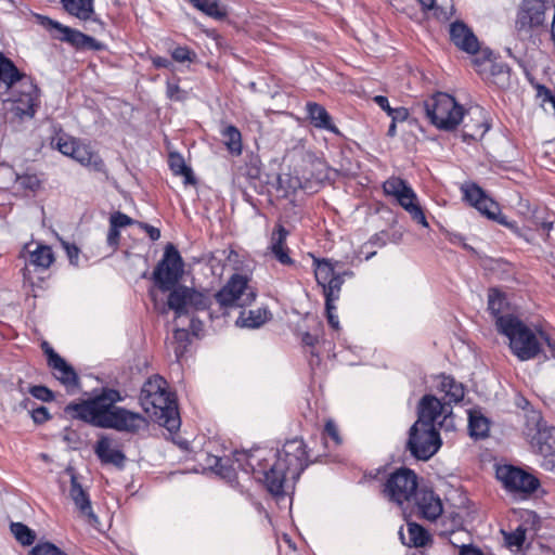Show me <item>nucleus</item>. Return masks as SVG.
Segmentation results:
<instances>
[{
  "label": "nucleus",
  "instance_id": "3c124183",
  "mask_svg": "<svg viewBox=\"0 0 555 555\" xmlns=\"http://www.w3.org/2000/svg\"><path fill=\"white\" fill-rule=\"evenodd\" d=\"M171 55L175 61L182 63L192 61L193 56H195V53L186 47H178L172 51Z\"/></svg>",
  "mask_w": 555,
  "mask_h": 555
},
{
  "label": "nucleus",
  "instance_id": "6ab92c4d",
  "mask_svg": "<svg viewBox=\"0 0 555 555\" xmlns=\"http://www.w3.org/2000/svg\"><path fill=\"white\" fill-rule=\"evenodd\" d=\"M40 24L47 29L53 31V36L57 39L68 41L73 44L80 46L85 44L88 41H91L92 38L83 35L78 30H74L70 27L64 26L61 23L53 21L47 16H38Z\"/></svg>",
  "mask_w": 555,
  "mask_h": 555
},
{
  "label": "nucleus",
  "instance_id": "9d476101",
  "mask_svg": "<svg viewBox=\"0 0 555 555\" xmlns=\"http://www.w3.org/2000/svg\"><path fill=\"white\" fill-rule=\"evenodd\" d=\"M216 299L222 307H243L256 299V292L246 276L234 274L216 294Z\"/></svg>",
  "mask_w": 555,
  "mask_h": 555
},
{
  "label": "nucleus",
  "instance_id": "393cba45",
  "mask_svg": "<svg viewBox=\"0 0 555 555\" xmlns=\"http://www.w3.org/2000/svg\"><path fill=\"white\" fill-rule=\"evenodd\" d=\"M94 451L98 457L106 464L122 466L126 460L120 450L112 447V441L107 437H101L98 440Z\"/></svg>",
  "mask_w": 555,
  "mask_h": 555
},
{
  "label": "nucleus",
  "instance_id": "2eb2a0df",
  "mask_svg": "<svg viewBox=\"0 0 555 555\" xmlns=\"http://www.w3.org/2000/svg\"><path fill=\"white\" fill-rule=\"evenodd\" d=\"M462 121H464L462 130L464 141L481 139L489 128L486 122L485 114L479 107L467 111Z\"/></svg>",
  "mask_w": 555,
  "mask_h": 555
},
{
  "label": "nucleus",
  "instance_id": "5701e85b",
  "mask_svg": "<svg viewBox=\"0 0 555 555\" xmlns=\"http://www.w3.org/2000/svg\"><path fill=\"white\" fill-rule=\"evenodd\" d=\"M415 502L420 513L428 520H436L442 513V503L430 490H423L415 495Z\"/></svg>",
  "mask_w": 555,
  "mask_h": 555
},
{
  "label": "nucleus",
  "instance_id": "603ef678",
  "mask_svg": "<svg viewBox=\"0 0 555 555\" xmlns=\"http://www.w3.org/2000/svg\"><path fill=\"white\" fill-rule=\"evenodd\" d=\"M167 96L173 101H182L185 99V92L180 89L176 82H167Z\"/></svg>",
  "mask_w": 555,
  "mask_h": 555
},
{
  "label": "nucleus",
  "instance_id": "e433bc0d",
  "mask_svg": "<svg viewBox=\"0 0 555 555\" xmlns=\"http://www.w3.org/2000/svg\"><path fill=\"white\" fill-rule=\"evenodd\" d=\"M314 262L317 264L314 271L315 280L321 287L338 275L328 260H314Z\"/></svg>",
  "mask_w": 555,
  "mask_h": 555
},
{
  "label": "nucleus",
  "instance_id": "f704fd0d",
  "mask_svg": "<svg viewBox=\"0 0 555 555\" xmlns=\"http://www.w3.org/2000/svg\"><path fill=\"white\" fill-rule=\"evenodd\" d=\"M411 189L406 181L398 177H390L383 183L385 194L393 197L396 202H399Z\"/></svg>",
  "mask_w": 555,
  "mask_h": 555
},
{
  "label": "nucleus",
  "instance_id": "39448f33",
  "mask_svg": "<svg viewBox=\"0 0 555 555\" xmlns=\"http://www.w3.org/2000/svg\"><path fill=\"white\" fill-rule=\"evenodd\" d=\"M426 117L441 130H453L464 118V109L455 99L438 92L423 104Z\"/></svg>",
  "mask_w": 555,
  "mask_h": 555
},
{
  "label": "nucleus",
  "instance_id": "79ce46f5",
  "mask_svg": "<svg viewBox=\"0 0 555 555\" xmlns=\"http://www.w3.org/2000/svg\"><path fill=\"white\" fill-rule=\"evenodd\" d=\"M504 296L496 289H491L488 296V309L498 319L500 313L503 312L505 306Z\"/></svg>",
  "mask_w": 555,
  "mask_h": 555
},
{
  "label": "nucleus",
  "instance_id": "49530a36",
  "mask_svg": "<svg viewBox=\"0 0 555 555\" xmlns=\"http://www.w3.org/2000/svg\"><path fill=\"white\" fill-rule=\"evenodd\" d=\"M30 555H66L54 544L46 542L37 544L30 552Z\"/></svg>",
  "mask_w": 555,
  "mask_h": 555
},
{
  "label": "nucleus",
  "instance_id": "aec40b11",
  "mask_svg": "<svg viewBox=\"0 0 555 555\" xmlns=\"http://www.w3.org/2000/svg\"><path fill=\"white\" fill-rule=\"evenodd\" d=\"M344 284V279L340 274L336 275L330 282H327L324 286H322L323 295L325 297V311L330 325L334 330L339 328V321L337 315L334 313L336 307L334 302L338 300L340 295L341 285Z\"/></svg>",
  "mask_w": 555,
  "mask_h": 555
},
{
  "label": "nucleus",
  "instance_id": "6e6552de",
  "mask_svg": "<svg viewBox=\"0 0 555 555\" xmlns=\"http://www.w3.org/2000/svg\"><path fill=\"white\" fill-rule=\"evenodd\" d=\"M169 309L176 313V319L189 315L191 311L205 310L209 307V297L186 286H175L170 289L168 300Z\"/></svg>",
  "mask_w": 555,
  "mask_h": 555
},
{
  "label": "nucleus",
  "instance_id": "f3484780",
  "mask_svg": "<svg viewBox=\"0 0 555 555\" xmlns=\"http://www.w3.org/2000/svg\"><path fill=\"white\" fill-rule=\"evenodd\" d=\"M450 38L459 49L469 54H475L479 50L477 37L463 22H454L450 25Z\"/></svg>",
  "mask_w": 555,
  "mask_h": 555
},
{
  "label": "nucleus",
  "instance_id": "dca6fc26",
  "mask_svg": "<svg viewBox=\"0 0 555 555\" xmlns=\"http://www.w3.org/2000/svg\"><path fill=\"white\" fill-rule=\"evenodd\" d=\"M66 473H68L70 476L69 498L74 502L79 514L82 517H86L88 520H95L96 517L92 511L88 492L78 482L77 476L73 468H67Z\"/></svg>",
  "mask_w": 555,
  "mask_h": 555
},
{
  "label": "nucleus",
  "instance_id": "f8f14e48",
  "mask_svg": "<svg viewBox=\"0 0 555 555\" xmlns=\"http://www.w3.org/2000/svg\"><path fill=\"white\" fill-rule=\"evenodd\" d=\"M496 478L511 492L530 494L537 490L540 482L532 474L512 465L496 468Z\"/></svg>",
  "mask_w": 555,
  "mask_h": 555
},
{
  "label": "nucleus",
  "instance_id": "bf43d9fd",
  "mask_svg": "<svg viewBox=\"0 0 555 555\" xmlns=\"http://www.w3.org/2000/svg\"><path fill=\"white\" fill-rule=\"evenodd\" d=\"M325 433L336 442H340V438L338 435V429L336 424L333 421H327L325 424Z\"/></svg>",
  "mask_w": 555,
  "mask_h": 555
},
{
  "label": "nucleus",
  "instance_id": "20e7f679",
  "mask_svg": "<svg viewBox=\"0 0 555 555\" xmlns=\"http://www.w3.org/2000/svg\"><path fill=\"white\" fill-rule=\"evenodd\" d=\"M495 324L499 332L508 338L511 351L520 361L534 359L542 351L535 333L518 318L506 314L498 318Z\"/></svg>",
  "mask_w": 555,
  "mask_h": 555
},
{
  "label": "nucleus",
  "instance_id": "5fc2aeb1",
  "mask_svg": "<svg viewBox=\"0 0 555 555\" xmlns=\"http://www.w3.org/2000/svg\"><path fill=\"white\" fill-rule=\"evenodd\" d=\"M31 417L35 423L42 424L50 418V414H49V411L47 408L39 406V408L33 409Z\"/></svg>",
  "mask_w": 555,
  "mask_h": 555
},
{
  "label": "nucleus",
  "instance_id": "4d7b16f0",
  "mask_svg": "<svg viewBox=\"0 0 555 555\" xmlns=\"http://www.w3.org/2000/svg\"><path fill=\"white\" fill-rule=\"evenodd\" d=\"M462 537H465L467 540H469L468 538V534L467 532L465 531H453L451 532V535H450V543L455 546V547H459L461 550V545L463 543H466Z\"/></svg>",
  "mask_w": 555,
  "mask_h": 555
},
{
  "label": "nucleus",
  "instance_id": "a18cd8bd",
  "mask_svg": "<svg viewBox=\"0 0 555 555\" xmlns=\"http://www.w3.org/2000/svg\"><path fill=\"white\" fill-rule=\"evenodd\" d=\"M526 540V529L519 526L514 531L505 534V542L509 547L520 548Z\"/></svg>",
  "mask_w": 555,
  "mask_h": 555
},
{
  "label": "nucleus",
  "instance_id": "864d4df0",
  "mask_svg": "<svg viewBox=\"0 0 555 555\" xmlns=\"http://www.w3.org/2000/svg\"><path fill=\"white\" fill-rule=\"evenodd\" d=\"M64 249L66 250L69 262L74 266L78 264L79 261V249L77 246L67 242H62Z\"/></svg>",
  "mask_w": 555,
  "mask_h": 555
},
{
  "label": "nucleus",
  "instance_id": "7c9ffc66",
  "mask_svg": "<svg viewBox=\"0 0 555 555\" xmlns=\"http://www.w3.org/2000/svg\"><path fill=\"white\" fill-rule=\"evenodd\" d=\"M439 389L446 393L448 404L457 403L464 398V386L457 383L453 377L441 375Z\"/></svg>",
  "mask_w": 555,
  "mask_h": 555
},
{
  "label": "nucleus",
  "instance_id": "0e129e2a",
  "mask_svg": "<svg viewBox=\"0 0 555 555\" xmlns=\"http://www.w3.org/2000/svg\"><path fill=\"white\" fill-rule=\"evenodd\" d=\"M152 63L156 68H167L171 65V62L163 56L152 57Z\"/></svg>",
  "mask_w": 555,
  "mask_h": 555
},
{
  "label": "nucleus",
  "instance_id": "e2e57ef3",
  "mask_svg": "<svg viewBox=\"0 0 555 555\" xmlns=\"http://www.w3.org/2000/svg\"><path fill=\"white\" fill-rule=\"evenodd\" d=\"M119 229L109 224V230L107 234V242L109 245H116L119 241Z\"/></svg>",
  "mask_w": 555,
  "mask_h": 555
},
{
  "label": "nucleus",
  "instance_id": "0eeeda50",
  "mask_svg": "<svg viewBox=\"0 0 555 555\" xmlns=\"http://www.w3.org/2000/svg\"><path fill=\"white\" fill-rule=\"evenodd\" d=\"M183 274V261L178 249L168 244L163 259L157 263L153 272V279L158 288L168 292L173 288Z\"/></svg>",
  "mask_w": 555,
  "mask_h": 555
},
{
  "label": "nucleus",
  "instance_id": "b1692460",
  "mask_svg": "<svg viewBox=\"0 0 555 555\" xmlns=\"http://www.w3.org/2000/svg\"><path fill=\"white\" fill-rule=\"evenodd\" d=\"M72 158L92 171H105V165L100 155L96 152H94L90 145L81 141H79V143L77 144L75 153L73 154Z\"/></svg>",
  "mask_w": 555,
  "mask_h": 555
},
{
  "label": "nucleus",
  "instance_id": "13d9d810",
  "mask_svg": "<svg viewBox=\"0 0 555 555\" xmlns=\"http://www.w3.org/2000/svg\"><path fill=\"white\" fill-rule=\"evenodd\" d=\"M138 225L147 233L152 241H157L160 237L159 229L144 222H138Z\"/></svg>",
  "mask_w": 555,
  "mask_h": 555
},
{
  "label": "nucleus",
  "instance_id": "473e14b6",
  "mask_svg": "<svg viewBox=\"0 0 555 555\" xmlns=\"http://www.w3.org/2000/svg\"><path fill=\"white\" fill-rule=\"evenodd\" d=\"M53 261L54 255L50 246L39 244L36 249L29 250V262L39 269H48Z\"/></svg>",
  "mask_w": 555,
  "mask_h": 555
},
{
  "label": "nucleus",
  "instance_id": "bb28decb",
  "mask_svg": "<svg viewBox=\"0 0 555 555\" xmlns=\"http://www.w3.org/2000/svg\"><path fill=\"white\" fill-rule=\"evenodd\" d=\"M399 535L402 543L410 547H423L430 541L429 533L415 522H408L406 532L401 529Z\"/></svg>",
  "mask_w": 555,
  "mask_h": 555
},
{
  "label": "nucleus",
  "instance_id": "de8ad7c7",
  "mask_svg": "<svg viewBox=\"0 0 555 555\" xmlns=\"http://www.w3.org/2000/svg\"><path fill=\"white\" fill-rule=\"evenodd\" d=\"M139 221H135L133 220L132 218H130L129 216H127L126 214H122L120 211H116L114 214L111 215V218H109V223L111 225H114L115 228H125L127 225H131V224H138Z\"/></svg>",
  "mask_w": 555,
  "mask_h": 555
},
{
  "label": "nucleus",
  "instance_id": "4be33fe9",
  "mask_svg": "<svg viewBox=\"0 0 555 555\" xmlns=\"http://www.w3.org/2000/svg\"><path fill=\"white\" fill-rule=\"evenodd\" d=\"M483 60L475 59L474 65L478 73L487 74L493 78V82L496 85H504L509 78V68L503 63H494L490 60V52H483Z\"/></svg>",
  "mask_w": 555,
  "mask_h": 555
},
{
  "label": "nucleus",
  "instance_id": "ea45409f",
  "mask_svg": "<svg viewBox=\"0 0 555 555\" xmlns=\"http://www.w3.org/2000/svg\"><path fill=\"white\" fill-rule=\"evenodd\" d=\"M537 98L543 109L555 116V94L548 88L538 85Z\"/></svg>",
  "mask_w": 555,
  "mask_h": 555
},
{
  "label": "nucleus",
  "instance_id": "412c9836",
  "mask_svg": "<svg viewBox=\"0 0 555 555\" xmlns=\"http://www.w3.org/2000/svg\"><path fill=\"white\" fill-rule=\"evenodd\" d=\"M532 450L555 462V428L539 425L537 433L530 439Z\"/></svg>",
  "mask_w": 555,
  "mask_h": 555
},
{
  "label": "nucleus",
  "instance_id": "4c0bfd02",
  "mask_svg": "<svg viewBox=\"0 0 555 555\" xmlns=\"http://www.w3.org/2000/svg\"><path fill=\"white\" fill-rule=\"evenodd\" d=\"M11 532L23 545H31L35 542V532L22 522L11 524Z\"/></svg>",
  "mask_w": 555,
  "mask_h": 555
},
{
  "label": "nucleus",
  "instance_id": "423d86ee",
  "mask_svg": "<svg viewBox=\"0 0 555 555\" xmlns=\"http://www.w3.org/2000/svg\"><path fill=\"white\" fill-rule=\"evenodd\" d=\"M440 447L441 439L435 425L415 422L410 428L406 448L417 460H429Z\"/></svg>",
  "mask_w": 555,
  "mask_h": 555
},
{
  "label": "nucleus",
  "instance_id": "338daca9",
  "mask_svg": "<svg viewBox=\"0 0 555 555\" xmlns=\"http://www.w3.org/2000/svg\"><path fill=\"white\" fill-rule=\"evenodd\" d=\"M190 327L194 335L198 334V331L202 330V322L199 320L191 319L190 320Z\"/></svg>",
  "mask_w": 555,
  "mask_h": 555
},
{
  "label": "nucleus",
  "instance_id": "052dcab7",
  "mask_svg": "<svg viewBox=\"0 0 555 555\" xmlns=\"http://www.w3.org/2000/svg\"><path fill=\"white\" fill-rule=\"evenodd\" d=\"M373 101L383 109L387 113V115L389 116L392 107L389 105V101L386 96L384 95H375L373 98Z\"/></svg>",
  "mask_w": 555,
  "mask_h": 555
},
{
  "label": "nucleus",
  "instance_id": "8fccbe9b",
  "mask_svg": "<svg viewBox=\"0 0 555 555\" xmlns=\"http://www.w3.org/2000/svg\"><path fill=\"white\" fill-rule=\"evenodd\" d=\"M424 11H430L437 18H447L446 12L436 7V0H417Z\"/></svg>",
  "mask_w": 555,
  "mask_h": 555
},
{
  "label": "nucleus",
  "instance_id": "c756f323",
  "mask_svg": "<svg viewBox=\"0 0 555 555\" xmlns=\"http://www.w3.org/2000/svg\"><path fill=\"white\" fill-rule=\"evenodd\" d=\"M66 12L81 21L92 18L94 14L92 0H62Z\"/></svg>",
  "mask_w": 555,
  "mask_h": 555
},
{
  "label": "nucleus",
  "instance_id": "a878e982",
  "mask_svg": "<svg viewBox=\"0 0 555 555\" xmlns=\"http://www.w3.org/2000/svg\"><path fill=\"white\" fill-rule=\"evenodd\" d=\"M308 117L311 124L319 129H326L333 133H339L337 127L332 122L327 111L315 102L307 103Z\"/></svg>",
  "mask_w": 555,
  "mask_h": 555
},
{
  "label": "nucleus",
  "instance_id": "f03ea898",
  "mask_svg": "<svg viewBox=\"0 0 555 555\" xmlns=\"http://www.w3.org/2000/svg\"><path fill=\"white\" fill-rule=\"evenodd\" d=\"M235 462L245 473H261L267 489L273 495L284 492V483L287 478L297 480L308 465L306 444L301 439L287 440L278 453L275 463L269 470H260V456L255 452H236Z\"/></svg>",
  "mask_w": 555,
  "mask_h": 555
},
{
  "label": "nucleus",
  "instance_id": "1a4fd4ad",
  "mask_svg": "<svg viewBox=\"0 0 555 555\" xmlns=\"http://www.w3.org/2000/svg\"><path fill=\"white\" fill-rule=\"evenodd\" d=\"M417 486L416 474L409 468H400L388 477L384 493L389 500L401 505L415 498Z\"/></svg>",
  "mask_w": 555,
  "mask_h": 555
},
{
  "label": "nucleus",
  "instance_id": "c03bdc74",
  "mask_svg": "<svg viewBox=\"0 0 555 555\" xmlns=\"http://www.w3.org/2000/svg\"><path fill=\"white\" fill-rule=\"evenodd\" d=\"M18 188L35 192L40 186V180L36 175L25 173L16 177Z\"/></svg>",
  "mask_w": 555,
  "mask_h": 555
},
{
  "label": "nucleus",
  "instance_id": "9b49d317",
  "mask_svg": "<svg viewBox=\"0 0 555 555\" xmlns=\"http://www.w3.org/2000/svg\"><path fill=\"white\" fill-rule=\"evenodd\" d=\"M461 191L465 201H467L482 215L491 220L499 222L500 224L514 229V224L509 223L506 217L501 215L499 204L488 197L483 190L477 184L465 183L461 186Z\"/></svg>",
  "mask_w": 555,
  "mask_h": 555
},
{
  "label": "nucleus",
  "instance_id": "774afa93",
  "mask_svg": "<svg viewBox=\"0 0 555 555\" xmlns=\"http://www.w3.org/2000/svg\"><path fill=\"white\" fill-rule=\"evenodd\" d=\"M541 337L546 341L547 346L552 350V357L555 359V340H551L547 335L541 333Z\"/></svg>",
  "mask_w": 555,
  "mask_h": 555
},
{
  "label": "nucleus",
  "instance_id": "a211bd4d",
  "mask_svg": "<svg viewBox=\"0 0 555 555\" xmlns=\"http://www.w3.org/2000/svg\"><path fill=\"white\" fill-rule=\"evenodd\" d=\"M46 352L49 366L52 367L55 378L66 387H76L78 385V376L75 370L52 348H48Z\"/></svg>",
  "mask_w": 555,
  "mask_h": 555
},
{
  "label": "nucleus",
  "instance_id": "2f4dec72",
  "mask_svg": "<svg viewBox=\"0 0 555 555\" xmlns=\"http://www.w3.org/2000/svg\"><path fill=\"white\" fill-rule=\"evenodd\" d=\"M269 311L263 308L243 311L236 320V325L241 327L256 328L264 324L269 320Z\"/></svg>",
  "mask_w": 555,
  "mask_h": 555
},
{
  "label": "nucleus",
  "instance_id": "72a5a7b5",
  "mask_svg": "<svg viewBox=\"0 0 555 555\" xmlns=\"http://www.w3.org/2000/svg\"><path fill=\"white\" fill-rule=\"evenodd\" d=\"M221 135L224 145L232 155L238 156L242 154V135L236 127L232 125L224 127Z\"/></svg>",
  "mask_w": 555,
  "mask_h": 555
},
{
  "label": "nucleus",
  "instance_id": "37998d69",
  "mask_svg": "<svg viewBox=\"0 0 555 555\" xmlns=\"http://www.w3.org/2000/svg\"><path fill=\"white\" fill-rule=\"evenodd\" d=\"M79 140L61 135L56 139L55 147L65 156L72 157Z\"/></svg>",
  "mask_w": 555,
  "mask_h": 555
},
{
  "label": "nucleus",
  "instance_id": "69168bd1",
  "mask_svg": "<svg viewBox=\"0 0 555 555\" xmlns=\"http://www.w3.org/2000/svg\"><path fill=\"white\" fill-rule=\"evenodd\" d=\"M173 337L178 341H185L189 337V331L185 328H176L173 333Z\"/></svg>",
  "mask_w": 555,
  "mask_h": 555
},
{
  "label": "nucleus",
  "instance_id": "f257e3e1",
  "mask_svg": "<svg viewBox=\"0 0 555 555\" xmlns=\"http://www.w3.org/2000/svg\"><path fill=\"white\" fill-rule=\"evenodd\" d=\"M121 400L122 397L118 390L104 388L100 395L89 400L69 403L64 412L99 428H112L131 434L138 433L146 421L140 413L115 405Z\"/></svg>",
  "mask_w": 555,
  "mask_h": 555
},
{
  "label": "nucleus",
  "instance_id": "6e6d98bb",
  "mask_svg": "<svg viewBox=\"0 0 555 555\" xmlns=\"http://www.w3.org/2000/svg\"><path fill=\"white\" fill-rule=\"evenodd\" d=\"M389 117L391 118L392 121L402 122V121L408 119L409 111L405 107H402V106L401 107H397V108H392L390 114H389Z\"/></svg>",
  "mask_w": 555,
  "mask_h": 555
},
{
  "label": "nucleus",
  "instance_id": "c85d7f7f",
  "mask_svg": "<svg viewBox=\"0 0 555 555\" xmlns=\"http://www.w3.org/2000/svg\"><path fill=\"white\" fill-rule=\"evenodd\" d=\"M397 203L411 216L415 222L422 224L425 228L428 227V222L421 205L417 202V195L413 189H411L409 193H405V195H403V197L400 198Z\"/></svg>",
  "mask_w": 555,
  "mask_h": 555
},
{
  "label": "nucleus",
  "instance_id": "4468645a",
  "mask_svg": "<svg viewBox=\"0 0 555 555\" xmlns=\"http://www.w3.org/2000/svg\"><path fill=\"white\" fill-rule=\"evenodd\" d=\"M442 414L444 415V418L439 423L440 426L446 425L448 428L453 427L451 409H449L447 404L441 403V401L435 396L426 395L420 402L418 418L416 422H423L436 426L437 418Z\"/></svg>",
  "mask_w": 555,
  "mask_h": 555
},
{
  "label": "nucleus",
  "instance_id": "cd10ccee",
  "mask_svg": "<svg viewBox=\"0 0 555 555\" xmlns=\"http://www.w3.org/2000/svg\"><path fill=\"white\" fill-rule=\"evenodd\" d=\"M288 231L281 224L276 227V230L272 233L270 249L274 257L282 264H291L292 259L288 255V248L285 244Z\"/></svg>",
  "mask_w": 555,
  "mask_h": 555
},
{
  "label": "nucleus",
  "instance_id": "7ed1b4c3",
  "mask_svg": "<svg viewBox=\"0 0 555 555\" xmlns=\"http://www.w3.org/2000/svg\"><path fill=\"white\" fill-rule=\"evenodd\" d=\"M140 400L144 411L162 426L169 431L179 429L178 406L163 377L155 375L147 379L142 387Z\"/></svg>",
  "mask_w": 555,
  "mask_h": 555
},
{
  "label": "nucleus",
  "instance_id": "c9c22d12",
  "mask_svg": "<svg viewBox=\"0 0 555 555\" xmlns=\"http://www.w3.org/2000/svg\"><path fill=\"white\" fill-rule=\"evenodd\" d=\"M169 166L175 175L184 177L186 184L195 183L191 168L185 165L184 159L179 154H170Z\"/></svg>",
  "mask_w": 555,
  "mask_h": 555
},
{
  "label": "nucleus",
  "instance_id": "58836bf2",
  "mask_svg": "<svg viewBox=\"0 0 555 555\" xmlns=\"http://www.w3.org/2000/svg\"><path fill=\"white\" fill-rule=\"evenodd\" d=\"M191 2L202 12L216 18L225 16V11L219 7L217 0H191Z\"/></svg>",
  "mask_w": 555,
  "mask_h": 555
},
{
  "label": "nucleus",
  "instance_id": "09e8293b",
  "mask_svg": "<svg viewBox=\"0 0 555 555\" xmlns=\"http://www.w3.org/2000/svg\"><path fill=\"white\" fill-rule=\"evenodd\" d=\"M29 392L31 393L33 397L43 402H49L53 400V392L46 386H33L29 388Z\"/></svg>",
  "mask_w": 555,
  "mask_h": 555
},
{
  "label": "nucleus",
  "instance_id": "a19ab883",
  "mask_svg": "<svg viewBox=\"0 0 555 555\" xmlns=\"http://www.w3.org/2000/svg\"><path fill=\"white\" fill-rule=\"evenodd\" d=\"M468 428L472 436L481 438L487 436L489 424L483 416L470 414Z\"/></svg>",
  "mask_w": 555,
  "mask_h": 555
},
{
  "label": "nucleus",
  "instance_id": "680f3d73",
  "mask_svg": "<svg viewBox=\"0 0 555 555\" xmlns=\"http://www.w3.org/2000/svg\"><path fill=\"white\" fill-rule=\"evenodd\" d=\"M460 555H483L480 550L472 546L470 543H463L461 545Z\"/></svg>",
  "mask_w": 555,
  "mask_h": 555
},
{
  "label": "nucleus",
  "instance_id": "ddd939ff",
  "mask_svg": "<svg viewBox=\"0 0 555 555\" xmlns=\"http://www.w3.org/2000/svg\"><path fill=\"white\" fill-rule=\"evenodd\" d=\"M545 5L542 0H525L517 15L516 29L519 35H528L532 28L543 25Z\"/></svg>",
  "mask_w": 555,
  "mask_h": 555
}]
</instances>
